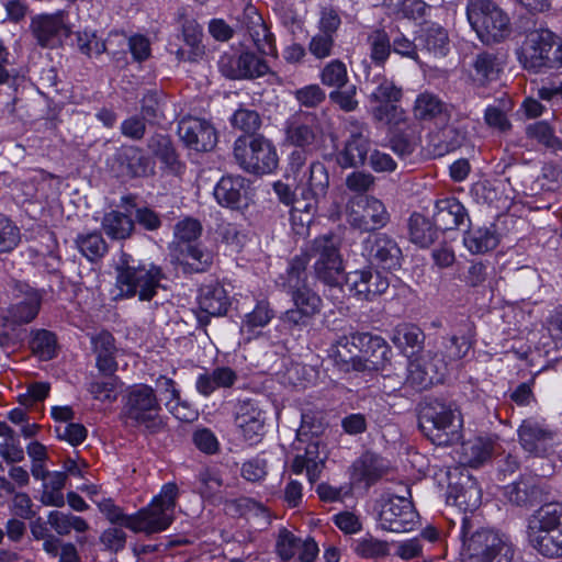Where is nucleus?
<instances>
[{
	"instance_id": "f257e3e1",
	"label": "nucleus",
	"mask_w": 562,
	"mask_h": 562,
	"mask_svg": "<svg viewBox=\"0 0 562 562\" xmlns=\"http://www.w3.org/2000/svg\"><path fill=\"white\" fill-rule=\"evenodd\" d=\"M387 353L383 338L356 333L337 339L328 349V357L342 371L376 370Z\"/></svg>"
},
{
	"instance_id": "f03ea898",
	"label": "nucleus",
	"mask_w": 562,
	"mask_h": 562,
	"mask_svg": "<svg viewBox=\"0 0 562 562\" xmlns=\"http://www.w3.org/2000/svg\"><path fill=\"white\" fill-rule=\"evenodd\" d=\"M462 562H513L514 544L508 536L492 528L476 527L470 517L462 519Z\"/></svg>"
},
{
	"instance_id": "7ed1b4c3",
	"label": "nucleus",
	"mask_w": 562,
	"mask_h": 562,
	"mask_svg": "<svg viewBox=\"0 0 562 562\" xmlns=\"http://www.w3.org/2000/svg\"><path fill=\"white\" fill-rule=\"evenodd\" d=\"M179 488L176 483L162 485L151 503L136 515L125 519L124 526L135 532L155 533L167 529L173 520Z\"/></svg>"
},
{
	"instance_id": "20e7f679",
	"label": "nucleus",
	"mask_w": 562,
	"mask_h": 562,
	"mask_svg": "<svg viewBox=\"0 0 562 562\" xmlns=\"http://www.w3.org/2000/svg\"><path fill=\"white\" fill-rule=\"evenodd\" d=\"M519 60L533 71L562 67V42L548 29L530 31L520 47Z\"/></svg>"
},
{
	"instance_id": "39448f33",
	"label": "nucleus",
	"mask_w": 562,
	"mask_h": 562,
	"mask_svg": "<svg viewBox=\"0 0 562 562\" xmlns=\"http://www.w3.org/2000/svg\"><path fill=\"white\" fill-rule=\"evenodd\" d=\"M467 16L477 37L485 44L499 43L512 33L508 14L493 1H470Z\"/></svg>"
},
{
	"instance_id": "423d86ee",
	"label": "nucleus",
	"mask_w": 562,
	"mask_h": 562,
	"mask_svg": "<svg viewBox=\"0 0 562 562\" xmlns=\"http://www.w3.org/2000/svg\"><path fill=\"white\" fill-rule=\"evenodd\" d=\"M460 413L440 401H430L420 412L419 427L438 446L451 445L460 439Z\"/></svg>"
},
{
	"instance_id": "0eeeda50",
	"label": "nucleus",
	"mask_w": 562,
	"mask_h": 562,
	"mask_svg": "<svg viewBox=\"0 0 562 562\" xmlns=\"http://www.w3.org/2000/svg\"><path fill=\"white\" fill-rule=\"evenodd\" d=\"M341 240L334 234L318 236L311 246V256L315 259V278L325 285L337 288L345 281V263L340 252Z\"/></svg>"
},
{
	"instance_id": "6e6552de",
	"label": "nucleus",
	"mask_w": 562,
	"mask_h": 562,
	"mask_svg": "<svg viewBox=\"0 0 562 562\" xmlns=\"http://www.w3.org/2000/svg\"><path fill=\"white\" fill-rule=\"evenodd\" d=\"M164 273L155 265H130L126 259L117 267L116 285L125 297L138 296L142 301H150L160 288Z\"/></svg>"
},
{
	"instance_id": "1a4fd4ad",
	"label": "nucleus",
	"mask_w": 562,
	"mask_h": 562,
	"mask_svg": "<svg viewBox=\"0 0 562 562\" xmlns=\"http://www.w3.org/2000/svg\"><path fill=\"white\" fill-rule=\"evenodd\" d=\"M234 157L241 169L254 175L271 173L279 162L272 143L260 135L237 138Z\"/></svg>"
},
{
	"instance_id": "9d476101",
	"label": "nucleus",
	"mask_w": 562,
	"mask_h": 562,
	"mask_svg": "<svg viewBox=\"0 0 562 562\" xmlns=\"http://www.w3.org/2000/svg\"><path fill=\"white\" fill-rule=\"evenodd\" d=\"M159 411L160 405L153 387L146 384H136L128 389L123 407L127 420L134 425L144 426L150 431H156L162 425Z\"/></svg>"
},
{
	"instance_id": "9b49d317",
	"label": "nucleus",
	"mask_w": 562,
	"mask_h": 562,
	"mask_svg": "<svg viewBox=\"0 0 562 562\" xmlns=\"http://www.w3.org/2000/svg\"><path fill=\"white\" fill-rule=\"evenodd\" d=\"M405 495L389 494L380 499L379 524L382 529L392 532L411 531L417 524L418 514L409 498L406 487Z\"/></svg>"
},
{
	"instance_id": "f8f14e48",
	"label": "nucleus",
	"mask_w": 562,
	"mask_h": 562,
	"mask_svg": "<svg viewBox=\"0 0 562 562\" xmlns=\"http://www.w3.org/2000/svg\"><path fill=\"white\" fill-rule=\"evenodd\" d=\"M347 222L360 232H372L384 227L390 214L384 203L373 195L350 199L346 207Z\"/></svg>"
},
{
	"instance_id": "ddd939ff",
	"label": "nucleus",
	"mask_w": 562,
	"mask_h": 562,
	"mask_svg": "<svg viewBox=\"0 0 562 562\" xmlns=\"http://www.w3.org/2000/svg\"><path fill=\"white\" fill-rule=\"evenodd\" d=\"M446 373L447 360L439 359L438 351L428 350L409 361L406 382L413 387L425 390L441 383Z\"/></svg>"
},
{
	"instance_id": "4468645a",
	"label": "nucleus",
	"mask_w": 562,
	"mask_h": 562,
	"mask_svg": "<svg viewBox=\"0 0 562 562\" xmlns=\"http://www.w3.org/2000/svg\"><path fill=\"white\" fill-rule=\"evenodd\" d=\"M30 31L41 47L55 48L70 34L64 11L36 14L31 19Z\"/></svg>"
},
{
	"instance_id": "2eb2a0df",
	"label": "nucleus",
	"mask_w": 562,
	"mask_h": 562,
	"mask_svg": "<svg viewBox=\"0 0 562 562\" xmlns=\"http://www.w3.org/2000/svg\"><path fill=\"white\" fill-rule=\"evenodd\" d=\"M290 293L293 307L285 311L281 319L290 328H303L321 313L323 300L308 286L291 290Z\"/></svg>"
},
{
	"instance_id": "dca6fc26",
	"label": "nucleus",
	"mask_w": 562,
	"mask_h": 562,
	"mask_svg": "<svg viewBox=\"0 0 562 562\" xmlns=\"http://www.w3.org/2000/svg\"><path fill=\"white\" fill-rule=\"evenodd\" d=\"M178 135L184 145L196 151H207L215 147V128L205 120L184 117L179 122Z\"/></svg>"
},
{
	"instance_id": "f3484780",
	"label": "nucleus",
	"mask_w": 562,
	"mask_h": 562,
	"mask_svg": "<svg viewBox=\"0 0 562 562\" xmlns=\"http://www.w3.org/2000/svg\"><path fill=\"white\" fill-rule=\"evenodd\" d=\"M371 265L384 270H395L401 266L402 250L397 243L386 234H375L369 236L364 241Z\"/></svg>"
},
{
	"instance_id": "a211bd4d",
	"label": "nucleus",
	"mask_w": 562,
	"mask_h": 562,
	"mask_svg": "<svg viewBox=\"0 0 562 562\" xmlns=\"http://www.w3.org/2000/svg\"><path fill=\"white\" fill-rule=\"evenodd\" d=\"M327 459L326 445L319 439H311L304 447V452L294 457L291 471L297 475L305 471L310 483H315L319 480Z\"/></svg>"
},
{
	"instance_id": "6ab92c4d",
	"label": "nucleus",
	"mask_w": 562,
	"mask_h": 562,
	"mask_svg": "<svg viewBox=\"0 0 562 562\" xmlns=\"http://www.w3.org/2000/svg\"><path fill=\"white\" fill-rule=\"evenodd\" d=\"M351 126L344 148L337 154V162L342 168L362 166L370 148L368 127L358 122L351 123Z\"/></svg>"
},
{
	"instance_id": "aec40b11",
	"label": "nucleus",
	"mask_w": 562,
	"mask_h": 562,
	"mask_svg": "<svg viewBox=\"0 0 562 562\" xmlns=\"http://www.w3.org/2000/svg\"><path fill=\"white\" fill-rule=\"evenodd\" d=\"M348 282L350 290L362 300L374 301L386 292L390 280L386 276L372 268L356 270L349 273Z\"/></svg>"
},
{
	"instance_id": "412c9836",
	"label": "nucleus",
	"mask_w": 562,
	"mask_h": 562,
	"mask_svg": "<svg viewBox=\"0 0 562 562\" xmlns=\"http://www.w3.org/2000/svg\"><path fill=\"white\" fill-rule=\"evenodd\" d=\"M236 426L243 438L250 445L259 442L265 434V413L251 401L239 404L236 413Z\"/></svg>"
},
{
	"instance_id": "4be33fe9",
	"label": "nucleus",
	"mask_w": 562,
	"mask_h": 562,
	"mask_svg": "<svg viewBox=\"0 0 562 562\" xmlns=\"http://www.w3.org/2000/svg\"><path fill=\"white\" fill-rule=\"evenodd\" d=\"M228 306L227 293L220 283L205 284L200 289L198 322L205 326L211 316L224 315Z\"/></svg>"
},
{
	"instance_id": "5701e85b",
	"label": "nucleus",
	"mask_w": 562,
	"mask_h": 562,
	"mask_svg": "<svg viewBox=\"0 0 562 562\" xmlns=\"http://www.w3.org/2000/svg\"><path fill=\"white\" fill-rule=\"evenodd\" d=\"M553 436L551 429L532 418L525 419L518 429L522 448L538 456L546 453L552 447Z\"/></svg>"
},
{
	"instance_id": "b1692460",
	"label": "nucleus",
	"mask_w": 562,
	"mask_h": 562,
	"mask_svg": "<svg viewBox=\"0 0 562 562\" xmlns=\"http://www.w3.org/2000/svg\"><path fill=\"white\" fill-rule=\"evenodd\" d=\"M387 472V465L372 452L363 453L350 468V481L353 485L363 484L366 487L378 482Z\"/></svg>"
},
{
	"instance_id": "393cba45",
	"label": "nucleus",
	"mask_w": 562,
	"mask_h": 562,
	"mask_svg": "<svg viewBox=\"0 0 562 562\" xmlns=\"http://www.w3.org/2000/svg\"><path fill=\"white\" fill-rule=\"evenodd\" d=\"M329 187V176L322 162H313L308 170L303 173L297 183V190L304 201H315L318 204Z\"/></svg>"
},
{
	"instance_id": "a878e982",
	"label": "nucleus",
	"mask_w": 562,
	"mask_h": 562,
	"mask_svg": "<svg viewBox=\"0 0 562 562\" xmlns=\"http://www.w3.org/2000/svg\"><path fill=\"white\" fill-rule=\"evenodd\" d=\"M241 23L262 54L270 55L274 53L273 35L269 32L262 16L254 5L249 4L245 8Z\"/></svg>"
},
{
	"instance_id": "bb28decb",
	"label": "nucleus",
	"mask_w": 562,
	"mask_h": 562,
	"mask_svg": "<svg viewBox=\"0 0 562 562\" xmlns=\"http://www.w3.org/2000/svg\"><path fill=\"white\" fill-rule=\"evenodd\" d=\"M237 381V373L229 367H218L205 371L196 378V391L203 396H210L217 389H229Z\"/></svg>"
},
{
	"instance_id": "cd10ccee",
	"label": "nucleus",
	"mask_w": 562,
	"mask_h": 562,
	"mask_svg": "<svg viewBox=\"0 0 562 562\" xmlns=\"http://www.w3.org/2000/svg\"><path fill=\"white\" fill-rule=\"evenodd\" d=\"M504 495L510 503L521 506L538 501L543 495V488L539 486L536 477L522 476L507 485Z\"/></svg>"
},
{
	"instance_id": "c85d7f7f",
	"label": "nucleus",
	"mask_w": 562,
	"mask_h": 562,
	"mask_svg": "<svg viewBox=\"0 0 562 562\" xmlns=\"http://www.w3.org/2000/svg\"><path fill=\"white\" fill-rule=\"evenodd\" d=\"M464 206L456 198H446L436 203L435 225L442 231L458 227L465 216Z\"/></svg>"
},
{
	"instance_id": "c756f323",
	"label": "nucleus",
	"mask_w": 562,
	"mask_h": 562,
	"mask_svg": "<svg viewBox=\"0 0 562 562\" xmlns=\"http://www.w3.org/2000/svg\"><path fill=\"white\" fill-rule=\"evenodd\" d=\"M495 448V440L488 436H477L462 443L461 457L465 464L477 467L487 461Z\"/></svg>"
},
{
	"instance_id": "7c9ffc66",
	"label": "nucleus",
	"mask_w": 562,
	"mask_h": 562,
	"mask_svg": "<svg viewBox=\"0 0 562 562\" xmlns=\"http://www.w3.org/2000/svg\"><path fill=\"white\" fill-rule=\"evenodd\" d=\"M528 541L543 557H562V531L560 530L528 529Z\"/></svg>"
},
{
	"instance_id": "2f4dec72",
	"label": "nucleus",
	"mask_w": 562,
	"mask_h": 562,
	"mask_svg": "<svg viewBox=\"0 0 562 562\" xmlns=\"http://www.w3.org/2000/svg\"><path fill=\"white\" fill-rule=\"evenodd\" d=\"M528 529L562 531V503L542 505L529 519Z\"/></svg>"
},
{
	"instance_id": "473e14b6",
	"label": "nucleus",
	"mask_w": 562,
	"mask_h": 562,
	"mask_svg": "<svg viewBox=\"0 0 562 562\" xmlns=\"http://www.w3.org/2000/svg\"><path fill=\"white\" fill-rule=\"evenodd\" d=\"M391 341L403 352L413 353L416 349H420L423 347L425 334L414 324L402 323L393 329Z\"/></svg>"
},
{
	"instance_id": "72a5a7b5",
	"label": "nucleus",
	"mask_w": 562,
	"mask_h": 562,
	"mask_svg": "<svg viewBox=\"0 0 562 562\" xmlns=\"http://www.w3.org/2000/svg\"><path fill=\"white\" fill-rule=\"evenodd\" d=\"M245 193V179L241 177H223L214 189L216 201L224 206L234 207Z\"/></svg>"
},
{
	"instance_id": "f704fd0d",
	"label": "nucleus",
	"mask_w": 562,
	"mask_h": 562,
	"mask_svg": "<svg viewBox=\"0 0 562 562\" xmlns=\"http://www.w3.org/2000/svg\"><path fill=\"white\" fill-rule=\"evenodd\" d=\"M448 499L464 512H472L481 504V491L476 483L468 479L465 484L450 486Z\"/></svg>"
},
{
	"instance_id": "c9c22d12",
	"label": "nucleus",
	"mask_w": 562,
	"mask_h": 562,
	"mask_svg": "<svg viewBox=\"0 0 562 562\" xmlns=\"http://www.w3.org/2000/svg\"><path fill=\"white\" fill-rule=\"evenodd\" d=\"M447 112L445 103L434 93H420L414 103L413 114L419 121H432L445 116Z\"/></svg>"
},
{
	"instance_id": "e433bc0d",
	"label": "nucleus",
	"mask_w": 562,
	"mask_h": 562,
	"mask_svg": "<svg viewBox=\"0 0 562 562\" xmlns=\"http://www.w3.org/2000/svg\"><path fill=\"white\" fill-rule=\"evenodd\" d=\"M497 244L498 236L494 226L472 228L464 236V245L473 254L487 252Z\"/></svg>"
},
{
	"instance_id": "4c0bfd02",
	"label": "nucleus",
	"mask_w": 562,
	"mask_h": 562,
	"mask_svg": "<svg viewBox=\"0 0 562 562\" xmlns=\"http://www.w3.org/2000/svg\"><path fill=\"white\" fill-rule=\"evenodd\" d=\"M105 234L113 239H126L132 236L135 224L128 214L111 211L102 220Z\"/></svg>"
},
{
	"instance_id": "58836bf2",
	"label": "nucleus",
	"mask_w": 562,
	"mask_h": 562,
	"mask_svg": "<svg viewBox=\"0 0 562 562\" xmlns=\"http://www.w3.org/2000/svg\"><path fill=\"white\" fill-rule=\"evenodd\" d=\"M117 162L120 164V173L123 177H140L147 172L148 160L137 148L123 149L117 155Z\"/></svg>"
},
{
	"instance_id": "ea45409f",
	"label": "nucleus",
	"mask_w": 562,
	"mask_h": 562,
	"mask_svg": "<svg viewBox=\"0 0 562 562\" xmlns=\"http://www.w3.org/2000/svg\"><path fill=\"white\" fill-rule=\"evenodd\" d=\"M67 474L64 472H52L48 479L43 482L41 503L45 506L63 507L65 497L63 488L66 485Z\"/></svg>"
},
{
	"instance_id": "a19ab883",
	"label": "nucleus",
	"mask_w": 562,
	"mask_h": 562,
	"mask_svg": "<svg viewBox=\"0 0 562 562\" xmlns=\"http://www.w3.org/2000/svg\"><path fill=\"white\" fill-rule=\"evenodd\" d=\"M181 262L194 272L205 271L213 263L214 255L201 245L184 244L181 249Z\"/></svg>"
},
{
	"instance_id": "79ce46f5",
	"label": "nucleus",
	"mask_w": 562,
	"mask_h": 562,
	"mask_svg": "<svg viewBox=\"0 0 562 562\" xmlns=\"http://www.w3.org/2000/svg\"><path fill=\"white\" fill-rule=\"evenodd\" d=\"M526 135L552 151L562 150V140L555 136L553 127L546 121L529 124L526 127Z\"/></svg>"
},
{
	"instance_id": "37998d69",
	"label": "nucleus",
	"mask_w": 562,
	"mask_h": 562,
	"mask_svg": "<svg viewBox=\"0 0 562 562\" xmlns=\"http://www.w3.org/2000/svg\"><path fill=\"white\" fill-rule=\"evenodd\" d=\"M326 428L327 423L322 411L306 409L302 414L301 427L297 430V440L302 443L305 441L304 437L308 435H311L313 439H318Z\"/></svg>"
},
{
	"instance_id": "c03bdc74",
	"label": "nucleus",
	"mask_w": 562,
	"mask_h": 562,
	"mask_svg": "<svg viewBox=\"0 0 562 562\" xmlns=\"http://www.w3.org/2000/svg\"><path fill=\"white\" fill-rule=\"evenodd\" d=\"M409 236L414 244L428 247L436 238V229L425 216L413 214L409 218Z\"/></svg>"
},
{
	"instance_id": "a18cd8bd",
	"label": "nucleus",
	"mask_w": 562,
	"mask_h": 562,
	"mask_svg": "<svg viewBox=\"0 0 562 562\" xmlns=\"http://www.w3.org/2000/svg\"><path fill=\"white\" fill-rule=\"evenodd\" d=\"M316 210L315 201L296 200L294 202L291 211V222L296 234L304 235L307 232Z\"/></svg>"
},
{
	"instance_id": "49530a36",
	"label": "nucleus",
	"mask_w": 562,
	"mask_h": 562,
	"mask_svg": "<svg viewBox=\"0 0 562 562\" xmlns=\"http://www.w3.org/2000/svg\"><path fill=\"white\" fill-rule=\"evenodd\" d=\"M40 310V297L35 292L27 294L26 299L13 305L8 315L16 325L30 323L35 318Z\"/></svg>"
},
{
	"instance_id": "de8ad7c7",
	"label": "nucleus",
	"mask_w": 562,
	"mask_h": 562,
	"mask_svg": "<svg viewBox=\"0 0 562 562\" xmlns=\"http://www.w3.org/2000/svg\"><path fill=\"white\" fill-rule=\"evenodd\" d=\"M390 14L397 18L419 19L425 14L426 3L422 0H383Z\"/></svg>"
},
{
	"instance_id": "09e8293b",
	"label": "nucleus",
	"mask_w": 562,
	"mask_h": 562,
	"mask_svg": "<svg viewBox=\"0 0 562 562\" xmlns=\"http://www.w3.org/2000/svg\"><path fill=\"white\" fill-rule=\"evenodd\" d=\"M310 262V255L301 254L292 258L286 270L285 285L289 291L307 286L305 284L307 280L306 268Z\"/></svg>"
},
{
	"instance_id": "8fccbe9b",
	"label": "nucleus",
	"mask_w": 562,
	"mask_h": 562,
	"mask_svg": "<svg viewBox=\"0 0 562 562\" xmlns=\"http://www.w3.org/2000/svg\"><path fill=\"white\" fill-rule=\"evenodd\" d=\"M286 140L296 147H308L317 139V133L307 123L293 121L286 126Z\"/></svg>"
},
{
	"instance_id": "3c124183",
	"label": "nucleus",
	"mask_w": 562,
	"mask_h": 562,
	"mask_svg": "<svg viewBox=\"0 0 562 562\" xmlns=\"http://www.w3.org/2000/svg\"><path fill=\"white\" fill-rule=\"evenodd\" d=\"M76 245L79 251L90 261L101 258L106 252V244L99 233L79 235Z\"/></svg>"
},
{
	"instance_id": "603ef678",
	"label": "nucleus",
	"mask_w": 562,
	"mask_h": 562,
	"mask_svg": "<svg viewBox=\"0 0 562 562\" xmlns=\"http://www.w3.org/2000/svg\"><path fill=\"white\" fill-rule=\"evenodd\" d=\"M319 79L326 87L341 89L348 81L347 67L341 60L334 59L321 70Z\"/></svg>"
},
{
	"instance_id": "864d4df0",
	"label": "nucleus",
	"mask_w": 562,
	"mask_h": 562,
	"mask_svg": "<svg viewBox=\"0 0 562 562\" xmlns=\"http://www.w3.org/2000/svg\"><path fill=\"white\" fill-rule=\"evenodd\" d=\"M368 44L370 46V58L379 66L384 65L391 53V44L389 35L383 30H374L368 36Z\"/></svg>"
},
{
	"instance_id": "5fc2aeb1",
	"label": "nucleus",
	"mask_w": 562,
	"mask_h": 562,
	"mask_svg": "<svg viewBox=\"0 0 562 562\" xmlns=\"http://www.w3.org/2000/svg\"><path fill=\"white\" fill-rule=\"evenodd\" d=\"M273 317V311L267 302H260L252 312L245 316L241 324V331L254 334L257 329L265 327Z\"/></svg>"
},
{
	"instance_id": "6e6d98bb",
	"label": "nucleus",
	"mask_w": 562,
	"mask_h": 562,
	"mask_svg": "<svg viewBox=\"0 0 562 562\" xmlns=\"http://www.w3.org/2000/svg\"><path fill=\"white\" fill-rule=\"evenodd\" d=\"M56 336L48 330H38L31 340V348L34 355L41 360H50L56 355Z\"/></svg>"
},
{
	"instance_id": "4d7b16f0",
	"label": "nucleus",
	"mask_w": 562,
	"mask_h": 562,
	"mask_svg": "<svg viewBox=\"0 0 562 562\" xmlns=\"http://www.w3.org/2000/svg\"><path fill=\"white\" fill-rule=\"evenodd\" d=\"M443 350L439 353V359H446L447 366L449 362L462 359L469 351L471 344L469 337L465 335H452L450 338L442 342Z\"/></svg>"
},
{
	"instance_id": "13d9d810",
	"label": "nucleus",
	"mask_w": 562,
	"mask_h": 562,
	"mask_svg": "<svg viewBox=\"0 0 562 562\" xmlns=\"http://www.w3.org/2000/svg\"><path fill=\"white\" fill-rule=\"evenodd\" d=\"M425 46L435 56H446L449 52V37L441 26H429L424 35Z\"/></svg>"
},
{
	"instance_id": "bf43d9fd",
	"label": "nucleus",
	"mask_w": 562,
	"mask_h": 562,
	"mask_svg": "<svg viewBox=\"0 0 562 562\" xmlns=\"http://www.w3.org/2000/svg\"><path fill=\"white\" fill-rule=\"evenodd\" d=\"M20 228L0 213V255L11 252L20 243Z\"/></svg>"
},
{
	"instance_id": "052dcab7",
	"label": "nucleus",
	"mask_w": 562,
	"mask_h": 562,
	"mask_svg": "<svg viewBox=\"0 0 562 562\" xmlns=\"http://www.w3.org/2000/svg\"><path fill=\"white\" fill-rule=\"evenodd\" d=\"M237 67L239 76L246 78L260 77L269 70L265 60L249 52L240 54L237 60Z\"/></svg>"
},
{
	"instance_id": "680f3d73",
	"label": "nucleus",
	"mask_w": 562,
	"mask_h": 562,
	"mask_svg": "<svg viewBox=\"0 0 562 562\" xmlns=\"http://www.w3.org/2000/svg\"><path fill=\"white\" fill-rule=\"evenodd\" d=\"M77 47L86 56H99L106 50L103 40L99 38L94 31H78L76 33Z\"/></svg>"
},
{
	"instance_id": "e2e57ef3",
	"label": "nucleus",
	"mask_w": 562,
	"mask_h": 562,
	"mask_svg": "<svg viewBox=\"0 0 562 562\" xmlns=\"http://www.w3.org/2000/svg\"><path fill=\"white\" fill-rule=\"evenodd\" d=\"M373 119L390 127H397L405 122V111L395 104H380L372 111Z\"/></svg>"
},
{
	"instance_id": "0e129e2a",
	"label": "nucleus",
	"mask_w": 562,
	"mask_h": 562,
	"mask_svg": "<svg viewBox=\"0 0 562 562\" xmlns=\"http://www.w3.org/2000/svg\"><path fill=\"white\" fill-rule=\"evenodd\" d=\"M358 555L366 559L385 557L390 552L389 543L372 537L363 538L357 542L355 548Z\"/></svg>"
},
{
	"instance_id": "69168bd1",
	"label": "nucleus",
	"mask_w": 562,
	"mask_h": 562,
	"mask_svg": "<svg viewBox=\"0 0 562 562\" xmlns=\"http://www.w3.org/2000/svg\"><path fill=\"white\" fill-rule=\"evenodd\" d=\"M89 392L97 401L113 403L117 397L116 379L95 380L90 383Z\"/></svg>"
},
{
	"instance_id": "338daca9",
	"label": "nucleus",
	"mask_w": 562,
	"mask_h": 562,
	"mask_svg": "<svg viewBox=\"0 0 562 562\" xmlns=\"http://www.w3.org/2000/svg\"><path fill=\"white\" fill-rule=\"evenodd\" d=\"M200 486L199 493L204 498H212L215 496L223 485L222 477L220 474L211 469H204L199 474Z\"/></svg>"
},
{
	"instance_id": "774afa93",
	"label": "nucleus",
	"mask_w": 562,
	"mask_h": 562,
	"mask_svg": "<svg viewBox=\"0 0 562 562\" xmlns=\"http://www.w3.org/2000/svg\"><path fill=\"white\" fill-rule=\"evenodd\" d=\"M335 37L331 35L316 33L308 43L310 53L317 59H325L333 55Z\"/></svg>"
}]
</instances>
